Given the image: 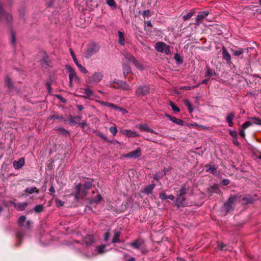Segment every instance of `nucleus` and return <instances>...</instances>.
<instances>
[{"label": "nucleus", "mask_w": 261, "mask_h": 261, "mask_svg": "<svg viewBox=\"0 0 261 261\" xmlns=\"http://www.w3.org/2000/svg\"><path fill=\"white\" fill-rule=\"evenodd\" d=\"M187 192L186 185L181 186V189L177 192V198L176 199V205L178 207L184 206L186 199V194Z\"/></svg>", "instance_id": "1"}, {"label": "nucleus", "mask_w": 261, "mask_h": 261, "mask_svg": "<svg viewBox=\"0 0 261 261\" xmlns=\"http://www.w3.org/2000/svg\"><path fill=\"white\" fill-rule=\"evenodd\" d=\"M150 87L146 84H142L139 86L136 89V95L137 97L146 96L149 94Z\"/></svg>", "instance_id": "2"}, {"label": "nucleus", "mask_w": 261, "mask_h": 261, "mask_svg": "<svg viewBox=\"0 0 261 261\" xmlns=\"http://www.w3.org/2000/svg\"><path fill=\"white\" fill-rule=\"evenodd\" d=\"M99 50V46L95 43H92L88 45L85 53V58L89 59L93 55L97 53Z\"/></svg>", "instance_id": "3"}, {"label": "nucleus", "mask_w": 261, "mask_h": 261, "mask_svg": "<svg viewBox=\"0 0 261 261\" xmlns=\"http://www.w3.org/2000/svg\"><path fill=\"white\" fill-rule=\"evenodd\" d=\"M253 48L251 47H247L246 48H237L236 49H230V52L232 55L234 56H236L238 57H240L241 58H243V55L244 52L246 51L248 53L249 50H252Z\"/></svg>", "instance_id": "4"}, {"label": "nucleus", "mask_w": 261, "mask_h": 261, "mask_svg": "<svg viewBox=\"0 0 261 261\" xmlns=\"http://www.w3.org/2000/svg\"><path fill=\"white\" fill-rule=\"evenodd\" d=\"M208 14L209 13L207 11L199 12L195 19L194 24L199 26Z\"/></svg>", "instance_id": "5"}, {"label": "nucleus", "mask_w": 261, "mask_h": 261, "mask_svg": "<svg viewBox=\"0 0 261 261\" xmlns=\"http://www.w3.org/2000/svg\"><path fill=\"white\" fill-rule=\"evenodd\" d=\"M89 190L86 189H82V184L79 183L75 187V193L74 194V197L77 200L79 198V195L81 193L83 196H86L87 195Z\"/></svg>", "instance_id": "6"}, {"label": "nucleus", "mask_w": 261, "mask_h": 261, "mask_svg": "<svg viewBox=\"0 0 261 261\" xmlns=\"http://www.w3.org/2000/svg\"><path fill=\"white\" fill-rule=\"evenodd\" d=\"M141 148L140 147H138L136 150H133L128 153L124 154V156L127 158H132L136 159L141 156Z\"/></svg>", "instance_id": "7"}, {"label": "nucleus", "mask_w": 261, "mask_h": 261, "mask_svg": "<svg viewBox=\"0 0 261 261\" xmlns=\"http://www.w3.org/2000/svg\"><path fill=\"white\" fill-rule=\"evenodd\" d=\"M70 53L72 57L74 62L80 70L84 73H87L88 70L85 67H84L81 64L79 63V60H77V59H76L75 55L74 54L73 50L71 48L70 49Z\"/></svg>", "instance_id": "8"}, {"label": "nucleus", "mask_w": 261, "mask_h": 261, "mask_svg": "<svg viewBox=\"0 0 261 261\" xmlns=\"http://www.w3.org/2000/svg\"><path fill=\"white\" fill-rule=\"evenodd\" d=\"M122 66L123 76L125 79H126L127 77V75L129 74H132V69L129 65V64L125 62L124 59H123L122 61Z\"/></svg>", "instance_id": "9"}, {"label": "nucleus", "mask_w": 261, "mask_h": 261, "mask_svg": "<svg viewBox=\"0 0 261 261\" xmlns=\"http://www.w3.org/2000/svg\"><path fill=\"white\" fill-rule=\"evenodd\" d=\"M103 74L100 72H95L91 77H90L88 83H98L102 80L103 78Z\"/></svg>", "instance_id": "10"}, {"label": "nucleus", "mask_w": 261, "mask_h": 261, "mask_svg": "<svg viewBox=\"0 0 261 261\" xmlns=\"http://www.w3.org/2000/svg\"><path fill=\"white\" fill-rule=\"evenodd\" d=\"M26 221V217L25 216H21L18 220V223L20 227L24 226L27 229H30L31 227L32 222L30 220H28L26 222V224H24V222Z\"/></svg>", "instance_id": "11"}, {"label": "nucleus", "mask_w": 261, "mask_h": 261, "mask_svg": "<svg viewBox=\"0 0 261 261\" xmlns=\"http://www.w3.org/2000/svg\"><path fill=\"white\" fill-rule=\"evenodd\" d=\"M235 197H230L224 203V207L226 210V213H229L233 210L232 205L234 201Z\"/></svg>", "instance_id": "12"}, {"label": "nucleus", "mask_w": 261, "mask_h": 261, "mask_svg": "<svg viewBox=\"0 0 261 261\" xmlns=\"http://www.w3.org/2000/svg\"><path fill=\"white\" fill-rule=\"evenodd\" d=\"M5 86L8 88L9 91H14L16 92H17L18 90L13 85V82L11 81V79L9 77L7 76L5 79Z\"/></svg>", "instance_id": "13"}, {"label": "nucleus", "mask_w": 261, "mask_h": 261, "mask_svg": "<svg viewBox=\"0 0 261 261\" xmlns=\"http://www.w3.org/2000/svg\"><path fill=\"white\" fill-rule=\"evenodd\" d=\"M66 68L69 73V84L71 86L72 83V80L73 77L77 78V76H76V72L74 69L72 67H71L70 66H66Z\"/></svg>", "instance_id": "14"}, {"label": "nucleus", "mask_w": 261, "mask_h": 261, "mask_svg": "<svg viewBox=\"0 0 261 261\" xmlns=\"http://www.w3.org/2000/svg\"><path fill=\"white\" fill-rule=\"evenodd\" d=\"M222 58L227 63H231L230 54L224 47L222 48Z\"/></svg>", "instance_id": "15"}, {"label": "nucleus", "mask_w": 261, "mask_h": 261, "mask_svg": "<svg viewBox=\"0 0 261 261\" xmlns=\"http://www.w3.org/2000/svg\"><path fill=\"white\" fill-rule=\"evenodd\" d=\"M120 132L128 137H136L139 136L136 132L129 129H122L120 130Z\"/></svg>", "instance_id": "16"}, {"label": "nucleus", "mask_w": 261, "mask_h": 261, "mask_svg": "<svg viewBox=\"0 0 261 261\" xmlns=\"http://www.w3.org/2000/svg\"><path fill=\"white\" fill-rule=\"evenodd\" d=\"M139 128H140V130H142V131H147L148 132H149V133H152V134H155V135H158L159 134L158 133H156V132H155L154 130H153L152 129L150 128L148 125L147 124H139Z\"/></svg>", "instance_id": "17"}, {"label": "nucleus", "mask_w": 261, "mask_h": 261, "mask_svg": "<svg viewBox=\"0 0 261 261\" xmlns=\"http://www.w3.org/2000/svg\"><path fill=\"white\" fill-rule=\"evenodd\" d=\"M84 242L87 246H91L95 243V240L93 236L89 235L85 238Z\"/></svg>", "instance_id": "18"}, {"label": "nucleus", "mask_w": 261, "mask_h": 261, "mask_svg": "<svg viewBox=\"0 0 261 261\" xmlns=\"http://www.w3.org/2000/svg\"><path fill=\"white\" fill-rule=\"evenodd\" d=\"M24 159L23 158L19 159L18 161H14L13 165L15 169H18L21 168L24 164Z\"/></svg>", "instance_id": "19"}, {"label": "nucleus", "mask_w": 261, "mask_h": 261, "mask_svg": "<svg viewBox=\"0 0 261 261\" xmlns=\"http://www.w3.org/2000/svg\"><path fill=\"white\" fill-rule=\"evenodd\" d=\"M117 84L118 86V88H121L123 90H128L130 89L129 86L125 81L118 80L117 81Z\"/></svg>", "instance_id": "20"}, {"label": "nucleus", "mask_w": 261, "mask_h": 261, "mask_svg": "<svg viewBox=\"0 0 261 261\" xmlns=\"http://www.w3.org/2000/svg\"><path fill=\"white\" fill-rule=\"evenodd\" d=\"M28 203L27 202H18L14 204V207L19 211H22L25 210L26 207L28 206Z\"/></svg>", "instance_id": "21"}, {"label": "nucleus", "mask_w": 261, "mask_h": 261, "mask_svg": "<svg viewBox=\"0 0 261 261\" xmlns=\"http://www.w3.org/2000/svg\"><path fill=\"white\" fill-rule=\"evenodd\" d=\"M254 201V199L250 195H247L242 199V204L244 205L252 203Z\"/></svg>", "instance_id": "22"}, {"label": "nucleus", "mask_w": 261, "mask_h": 261, "mask_svg": "<svg viewBox=\"0 0 261 261\" xmlns=\"http://www.w3.org/2000/svg\"><path fill=\"white\" fill-rule=\"evenodd\" d=\"M144 242L143 241L137 240L130 243V245L136 249H139L141 246L143 244Z\"/></svg>", "instance_id": "23"}, {"label": "nucleus", "mask_w": 261, "mask_h": 261, "mask_svg": "<svg viewBox=\"0 0 261 261\" xmlns=\"http://www.w3.org/2000/svg\"><path fill=\"white\" fill-rule=\"evenodd\" d=\"M124 57L125 60L124 61L126 63H128L129 64V62L133 63L135 60H136L135 58L134 57L133 55L128 53H125L124 54Z\"/></svg>", "instance_id": "24"}, {"label": "nucleus", "mask_w": 261, "mask_h": 261, "mask_svg": "<svg viewBox=\"0 0 261 261\" xmlns=\"http://www.w3.org/2000/svg\"><path fill=\"white\" fill-rule=\"evenodd\" d=\"M166 45L164 42H159L155 44V48L158 51L163 53Z\"/></svg>", "instance_id": "25"}, {"label": "nucleus", "mask_w": 261, "mask_h": 261, "mask_svg": "<svg viewBox=\"0 0 261 261\" xmlns=\"http://www.w3.org/2000/svg\"><path fill=\"white\" fill-rule=\"evenodd\" d=\"M155 187V185L154 184L147 185L144 188L143 192L147 195H149L152 193Z\"/></svg>", "instance_id": "26"}, {"label": "nucleus", "mask_w": 261, "mask_h": 261, "mask_svg": "<svg viewBox=\"0 0 261 261\" xmlns=\"http://www.w3.org/2000/svg\"><path fill=\"white\" fill-rule=\"evenodd\" d=\"M83 93L85 94V95L83 96V97L85 99H90V96L94 95V93L89 88L85 89Z\"/></svg>", "instance_id": "27"}, {"label": "nucleus", "mask_w": 261, "mask_h": 261, "mask_svg": "<svg viewBox=\"0 0 261 261\" xmlns=\"http://www.w3.org/2000/svg\"><path fill=\"white\" fill-rule=\"evenodd\" d=\"M16 236L17 239L19 240V242L15 244V246L18 247L22 241L23 239V234L21 232L18 231L16 234Z\"/></svg>", "instance_id": "28"}, {"label": "nucleus", "mask_w": 261, "mask_h": 261, "mask_svg": "<svg viewBox=\"0 0 261 261\" xmlns=\"http://www.w3.org/2000/svg\"><path fill=\"white\" fill-rule=\"evenodd\" d=\"M121 232L119 231L115 230L114 231V237L112 239V243H119L120 242L119 237L120 236Z\"/></svg>", "instance_id": "29"}, {"label": "nucleus", "mask_w": 261, "mask_h": 261, "mask_svg": "<svg viewBox=\"0 0 261 261\" xmlns=\"http://www.w3.org/2000/svg\"><path fill=\"white\" fill-rule=\"evenodd\" d=\"M195 13V9H193L191 10L190 11V12L188 13L187 14L184 15L182 16L183 20L184 21H186V20L190 19L193 16V15Z\"/></svg>", "instance_id": "30"}, {"label": "nucleus", "mask_w": 261, "mask_h": 261, "mask_svg": "<svg viewBox=\"0 0 261 261\" xmlns=\"http://www.w3.org/2000/svg\"><path fill=\"white\" fill-rule=\"evenodd\" d=\"M25 193L33 194V193H39V190L36 187H28L24 190Z\"/></svg>", "instance_id": "31"}, {"label": "nucleus", "mask_w": 261, "mask_h": 261, "mask_svg": "<svg viewBox=\"0 0 261 261\" xmlns=\"http://www.w3.org/2000/svg\"><path fill=\"white\" fill-rule=\"evenodd\" d=\"M206 168H207V171L210 172L213 174H215L217 173V168L215 167V165L211 166L210 165L206 164L205 165Z\"/></svg>", "instance_id": "32"}, {"label": "nucleus", "mask_w": 261, "mask_h": 261, "mask_svg": "<svg viewBox=\"0 0 261 261\" xmlns=\"http://www.w3.org/2000/svg\"><path fill=\"white\" fill-rule=\"evenodd\" d=\"M249 120L251 121L252 125L257 124V125H261V119L258 117H251L249 118Z\"/></svg>", "instance_id": "33"}, {"label": "nucleus", "mask_w": 261, "mask_h": 261, "mask_svg": "<svg viewBox=\"0 0 261 261\" xmlns=\"http://www.w3.org/2000/svg\"><path fill=\"white\" fill-rule=\"evenodd\" d=\"M118 34L119 36L118 43L121 45H123L125 44L123 33L121 31H118Z\"/></svg>", "instance_id": "34"}, {"label": "nucleus", "mask_w": 261, "mask_h": 261, "mask_svg": "<svg viewBox=\"0 0 261 261\" xmlns=\"http://www.w3.org/2000/svg\"><path fill=\"white\" fill-rule=\"evenodd\" d=\"M207 191L210 193H218L219 192V189L217 185H214L211 186L207 189Z\"/></svg>", "instance_id": "35"}, {"label": "nucleus", "mask_w": 261, "mask_h": 261, "mask_svg": "<svg viewBox=\"0 0 261 261\" xmlns=\"http://www.w3.org/2000/svg\"><path fill=\"white\" fill-rule=\"evenodd\" d=\"M107 247L106 245H101L96 247V250L99 254L103 253L105 252V249Z\"/></svg>", "instance_id": "36"}, {"label": "nucleus", "mask_w": 261, "mask_h": 261, "mask_svg": "<svg viewBox=\"0 0 261 261\" xmlns=\"http://www.w3.org/2000/svg\"><path fill=\"white\" fill-rule=\"evenodd\" d=\"M184 103L186 107H187L190 113H192L193 111V109L192 108V106L189 100L188 99H185L184 100Z\"/></svg>", "instance_id": "37"}, {"label": "nucleus", "mask_w": 261, "mask_h": 261, "mask_svg": "<svg viewBox=\"0 0 261 261\" xmlns=\"http://www.w3.org/2000/svg\"><path fill=\"white\" fill-rule=\"evenodd\" d=\"M102 199V196L100 194H98L97 196L95 198H93L91 199L90 203L91 204L98 203L99 201H100Z\"/></svg>", "instance_id": "38"}, {"label": "nucleus", "mask_w": 261, "mask_h": 261, "mask_svg": "<svg viewBox=\"0 0 261 261\" xmlns=\"http://www.w3.org/2000/svg\"><path fill=\"white\" fill-rule=\"evenodd\" d=\"M172 122L180 126L184 125V122L183 120L179 119H177L174 117H173V118H172Z\"/></svg>", "instance_id": "39"}, {"label": "nucleus", "mask_w": 261, "mask_h": 261, "mask_svg": "<svg viewBox=\"0 0 261 261\" xmlns=\"http://www.w3.org/2000/svg\"><path fill=\"white\" fill-rule=\"evenodd\" d=\"M58 130L59 132V133L61 134H62L64 136L69 135V134H70L68 130H67L63 127L58 128Z\"/></svg>", "instance_id": "40"}, {"label": "nucleus", "mask_w": 261, "mask_h": 261, "mask_svg": "<svg viewBox=\"0 0 261 261\" xmlns=\"http://www.w3.org/2000/svg\"><path fill=\"white\" fill-rule=\"evenodd\" d=\"M174 58L178 64H180L183 63V60L178 54L176 53L174 55Z\"/></svg>", "instance_id": "41"}, {"label": "nucleus", "mask_w": 261, "mask_h": 261, "mask_svg": "<svg viewBox=\"0 0 261 261\" xmlns=\"http://www.w3.org/2000/svg\"><path fill=\"white\" fill-rule=\"evenodd\" d=\"M44 207L42 204H38L35 206L34 208V211L36 213H40L43 211Z\"/></svg>", "instance_id": "42"}, {"label": "nucleus", "mask_w": 261, "mask_h": 261, "mask_svg": "<svg viewBox=\"0 0 261 261\" xmlns=\"http://www.w3.org/2000/svg\"><path fill=\"white\" fill-rule=\"evenodd\" d=\"M106 3L112 8H116L117 5L114 0H106Z\"/></svg>", "instance_id": "43"}, {"label": "nucleus", "mask_w": 261, "mask_h": 261, "mask_svg": "<svg viewBox=\"0 0 261 261\" xmlns=\"http://www.w3.org/2000/svg\"><path fill=\"white\" fill-rule=\"evenodd\" d=\"M234 116H235V115H234V113H229L226 118V121L227 122L232 121V120L234 118Z\"/></svg>", "instance_id": "44"}, {"label": "nucleus", "mask_w": 261, "mask_h": 261, "mask_svg": "<svg viewBox=\"0 0 261 261\" xmlns=\"http://www.w3.org/2000/svg\"><path fill=\"white\" fill-rule=\"evenodd\" d=\"M92 183L91 181H86L83 185L84 188L87 190H89L92 187Z\"/></svg>", "instance_id": "45"}, {"label": "nucleus", "mask_w": 261, "mask_h": 261, "mask_svg": "<svg viewBox=\"0 0 261 261\" xmlns=\"http://www.w3.org/2000/svg\"><path fill=\"white\" fill-rule=\"evenodd\" d=\"M97 136L98 137H99L100 138H101V139H102L103 140L108 142H111V141L109 139V138L106 136L105 135H103L102 133L101 132H98L97 133Z\"/></svg>", "instance_id": "46"}, {"label": "nucleus", "mask_w": 261, "mask_h": 261, "mask_svg": "<svg viewBox=\"0 0 261 261\" xmlns=\"http://www.w3.org/2000/svg\"><path fill=\"white\" fill-rule=\"evenodd\" d=\"M97 136L98 137H99L100 138H101V139H102L103 140L108 142H111V141L109 139V138L106 136L105 135H103L102 133L101 132H98L97 133Z\"/></svg>", "instance_id": "47"}, {"label": "nucleus", "mask_w": 261, "mask_h": 261, "mask_svg": "<svg viewBox=\"0 0 261 261\" xmlns=\"http://www.w3.org/2000/svg\"><path fill=\"white\" fill-rule=\"evenodd\" d=\"M217 248L222 251H224L227 250V246L223 243H218L217 245Z\"/></svg>", "instance_id": "48"}, {"label": "nucleus", "mask_w": 261, "mask_h": 261, "mask_svg": "<svg viewBox=\"0 0 261 261\" xmlns=\"http://www.w3.org/2000/svg\"><path fill=\"white\" fill-rule=\"evenodd\" d=\"M170 106L174 111L177 112H179L180 111V109L171 101L170 102Z\"/></svg>", "instance_id": "49"}, {"label": "nucleus", "mask_w": 261, "mask_h": 261, "mask_svg": "<svg viewBox=\"0 0 261 261\" xmlns=\"http://www.w3.org/2000/svg\"><path fill=\"white\" fill-rule=\"evenodd\" d=\"M110 132L112 134L113 136H115L117 133L118 130L116 126H111L109 129Z\"/></svg>", "instance_id": "50"}, {"label": "nucleus", "mask_w": 261, "mask_h": 261, "mask_svg": "<svg viewBox=\"0 0 261 261\" xmlns=\"http://www.w3.org/2000/svg\"><path fill=\"white\" fill-rule=\"evenodd\" d=\"M215 74V72L213 71L212 69L210 68H207L206 71L205 73V76H211Z\"/></svg>", "instance_id": "51"}, {"label": "nucleus", "mask_w": 261, "mask_h": 261, "mask_svg": "<svg viewBox=\"0 0 261 261\" xmlns=\"http://www.w3.org/2000/svg\"><path fill=\"white\" fill-rule=\"evenodd\" d=\"M135 66L139 69L142 70L143 67L136 59L133 62Z\"/></svg>", "instance_id": "52"}, {"label": "nucleus", "mask_w": 261, "mask_h": 261, "mask_svg": "<svg viewBox=\"0 0 261 261\" xmlns=\"http://www.w3.org/2000/svg\"><path fill=\"white\" fill-rule=\"evenodd\" d=\"M251 125H252V123L251 122V121L250 120V121H246L245 122H244L242 124V128L243 129H246L247 128H248V127H249Z\"/></svg>", "instance_id": "53"}, {"label": "nucleus", "mask_w": 261, "mask_h": 261, "mask_svg": "<svg viewBox=\"0 0 261 261\" xmlns=\"http://www.w3.org/2000/svg\"><path fill=\"white\" fill-rule=\"evenodd\" d=\"M167 197L168 195L164 192H162L159 194V198L162 200L167 199Z\"/></svg>", "instance_id": "54"}, {"label": "nucleus", "mask_w": 261, "mask_h": 261, "mask_svg": "<svg viewBox=\"0 0 261 261\" xmlns=\"http://www.w3.org/2000/svg\"><path fill=\"white\" fill-rule=\"evenodd\" d=\"M162 178V174L161 173H157L153 175V178L155 180H159Z\"/></svg>", "instance_id": "55"}, {"label": "nucleus", "mask_w": 261, "mask_h": 261, "mask_svg": "<svg viewBox=\"0 0 261 261\" xmlns=\"http://www.w3.org/2000/svg\"><path fill=\"white\" fill-rule=\"evenodd\" d=\"M10 41H11V43L12 44H14L15 41H16V37H15V33L12 31L11 32V39H10Z\"/></svg>", "instance_id": "56"}, {"label": "nucleus", "mask_w": 261, "mask_h": 261, "mask_svg": "<svg viewBox=\"0 0 261 261\" xmlns=\"http://www.w3.org/2000/svg\"><path fill=\"white\" fill-rule=\"evenodd\" d=\"M143 16L145 18L146 17H149L151 16V12L149 10H144L143 13Z\"/></svg>", "instance_id": "57"}, {"label": "nucleus", "mask_w": 261, "mask_h": 261, "mask_svg": "<svg viewBox=\"0 0 261 261\" xmlns=\"http://www.w3.org/2000/svg\"><path fill=\"white\" fill-rule=\"evenodd\" d=\"M229 134L233 138V139H235L236 138L238 137V133L236 131L230 130Z\"/></svg>", "instance_id": "58"}, {"label": "nucleus", "mask_w": 261, "mask_h": 261, "mask_svg": "<svg viewBox=\"0 0 261 261\" xmlns=\"http://www.w3.org/2000/svg\"><path fill=\"white\" fill-rule=\"evenodd\" d=\"M110 233L108 231L106 233H104V235H103V240L105 242H107L108 241H109L110 238Z\"/></svg>", "instance_id": "59"}, {"label": "nucleus", "mask_w": 261, "mask_h": 261, "mask_svg": "<svg viewBox=\"0 0 261 261\" xmlns=\"http://www.w3.org/2000/svg\"><path fill=\"white\" fill-rule=\"evenodd\" d=\"M164 53L166 55L170 54H171L170 47L169 45H166V47L164 48Z\"/></svg>", "instance_id": "60"}, {"label": "nucleus", "mask_w": 261, "mask_h": 261, "mask_svg": "<svg viewBox=\"0 0 261 261\" xmlns=\"http://www.w3.org/2000/svg\"><path fill=\"white\" fill-rule=\"evenodd\" d=\"M76 119L74 117H72L71 116H70L69 118V122L70 124H75L76 122L75 121Z\"/></svg>", "instance_id": "61"}, {"label": "nucleus", "mask_w": 261, "mask_h": 261, "mask_svg": "<svg viewBox=\"0 0 261 261\" xmlns=\"http://www.w3.org/2000/svg\"><path fill=\"white\" fill-rule=\"evenodd\" d=\"M53 118L59 119V120H64V121H66L65 120H64V119L62 116L59 115H55L53 116Z\"/></svg>", "instance_id": "62"}, {"label": "nucleus", "mask_w": 261, "mask_h": 261, "mask_svg": "<svg viewBox=\"0 0 261 261\" xmlns=\"http://www.w3.org/2000/svg\"><path fill=\"white\" fill-rule=\"evenodd\" d=\"M230 183V181L228 179H224L222 181L223 186H227Z\"/></svg>", "instance_id": "63"}, {"label": "nucleus", "mask_w": 261, "mask_h": 261, "mask_svg": "<svg viewBox=\"0 0 261 261\" xmlns=\"http://www.w3.org/2000/svg\"><path fill=\"white\" fill-rule=\"evenodd\" d=\"M79 125H80L82 128H84L87 125V123L85 121H83L81 123H78Z\"/></svg>", "instance_id": "64"}]
</instances>
